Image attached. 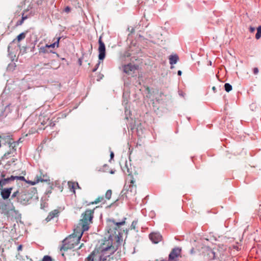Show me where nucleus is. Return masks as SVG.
Here are the masks:
<instances>
[{"mask_svg": "<svg viewBox=\"0 0 261 261\" xmlns=\"http://www.w3.org/2000/svg\"><path fill=\"white\" fill-rule=\"evenodd\" d=\"M94 211V209H87L82 214V219L80 223L82 225V233L77 238L75 243H71L72 241H71V240L74 238L72 235H70L64 239L62 241V246L60 248L61 250H63L64 251H67L68 249H71L74 247V245H76L80 243L83 232L88 230L89 228V223L91 222L93 219Z\"/></svg>", "mask_w": 261, "mask_h": 261, "instance_id": "nucleus-1", "label": "nucleus"}, {"mask_svg": "<svg viewBox=\"0 0 261 261\" xmlns=\"http://www.w3.org/2000/svg\"><path fill=\"white\" fill-rule=\"evenodd\" d=\"M126 218L124 217L121 221L117 222L113 218H110L107 220L108 225L107 226V230L108 233L110 234V237L116 236L117 238L118 245L117 246H108L104 247L101 250V253L105 255L106 252L109 251L108 254L110 256L114 254L118 249V246L119 245L120 240L122 237L121 232L118 230L120 226L125 224Z\"/></svg>", "mask_w": 261, "mask_h": 261, "instance_id": "nucleus-2", "label": "nucleus"}, {"mask_svg": "<svg viewBox=\"0 0 261 261\" xmlns=\"http://www.w3.org/2000/svg\"><path fill=\"white\" fill-rule=\"evenodd\" d=\"M127 171L129 174V175L130 176V184L127 185L125 184L124 186L123 190L121 192L122 196H125L126 198H127L128 196H131L135 195L137 193L136 185L134 184L135 180L133 177V176L131 174V172L129 171V170L127 167Z\"/></svg>", "mask_w": 261, "mask_h": 261, "instance_id": "nucleus-3", "label": "nucleus"}, {"mask_svg": "<svg viewBox=\"0 0 261 261\" xmlns=\"http://www.w3.org/2000/svg\"><path fill=\"white\" fill-rule=\"evenodd\" d=\"M98 63L96 64L95 67L92 69L93 72H95L100 63V61H102L106 57V46L104 42L102 40V37L100 36L98 39Z\"/></svg>", "mask_w": 261, "mask_h": 261, "instance_id": "nucleus-4", "label": "nucleus"}, {"mask_svg": "<svg viewBox=\"0 0 261 261\" xmlns=\"http://www.w3.org/2000/svg\"><path fill=\"white\" fill-rule=\"evenodd\" d=\"M31 199L32 196L29 192H22L17 197V201L23 205H27Z\"/></svg>", "mask_w": 261, "mask_h": 261, "instance_id": "nucleus-5", "label": "nucleus"}, {"mask_svg": "<svg viewBox=\"0 0 261 261\" xmlns=\"http://www.w3.org/2000/svg\"><path fill=\"white\" fill-rule=\"evenodd\" d=\"M1 209L3 212L6 214H9L10 212H15V207L12 202H8L7 203L2 204Z\"/></svg>", "mask_w": 261, "mask_h": 261, "instance_id": "nucleus-6", "label": "nucleus"}, {"mask_svg": "<svg viewBox=\"0 0 261 261\" xmlns=\"http://www.w3.org/2000/svg\"><path fill=\"white\" fill-rule=\"evenodd\" d=\"M181 248L179 247H175L171 250L169 254L168 258L169 261H172L175 258L177 257L181 252Z\"/></svg>", "mask_w": 261, "mask_h": 261, "instance_id": "nucleus-7", "label": "nucleus"}, {"mask_svg": "<svg viewBox=\"0 0 261 261\" xmlns=\"http://www.w3.org/2000/svg\"><path fill=\"white\" fill-rule=\"evenodd\" d=\"M13 187L2 189L1 191V195L3 199H8L11 194Z\"/></svg>", "mask_w": 261, "mask_h": 261, "instance_id": "nucleus-8", "label": "nucleus"}, {"mask_svg": "<svg viewBox=\"0 0 261 261\" xmlns=\"http://www.w3.org/2000/svg\"><path fill=\"white\" fill-rule=\"evenodd\" d=\"M150 240L154 244L158 243L162 239V236L159 232H152L149 234Z\"/></svg>", "mask_w": 261, "mask_h": 261, "instance_id": "nucleus-9", "label": "nucleus"}, {"mask_svg": "<svg viewBox=\"0 0 261 261\" xmlns=\"http://www.w3.org/2000/svg\"><path fill=\"white\" fill-rule=\"evenodd\" d=\"M59 211L58 210H55L49 213L48 215L45 219V220L47 222H49L50 220H51L54 218L58 217L59 216Z\"/></svg>", "mask_w": 261, "mask_h": 261, "instance_id": "nucleus-10", "label": "nucleus"}, {"mask_svg": "<svg viewBox=\"0 0 261 261\" xmlns=\"http://www.w3.org/2000/svg\"><path fill=\"white\" fill-rule=\"evenodd\" d=\"M36 178L38 181H49L50 179L46 174H42L41 171H40V175H37Z\"/></svg>", "mask_w": 261, "mask_h": 261, "instance_id": "nucleus-11", "label": "nucleus"}, {"mask_svg": "<svg viewBox=\"0 0 261 261\" xmlns=\"http://www.w3.org/2000/svg\"><path fill=\"white\" fill-rule=\"evenodd\" d=\"M14 180V175H11L10 177L6 176L4 179L0 180L2 187L7 184L10 183L11 181Z\"/></svg>", "mask_w": 261, "mask_h": 261, "instance_id": "nucleus-12", "label": "nucleus"}, {"mask_svg": "<svg viewBox=\"0 0 261 261\" xmlns=\"http://www.w3.org/2000/svg\"><path fill=\"white\" fill-rule=\"evenodd\" d=\"M123 68V72L127 74H129L130 71H132L136 69L135 66L130 64L124 65Z\"/></svg>", "mask_w": 261, "mask_h": 261, "instance_id": "nucleus-13", "label": "nucleus"}, {"mask_svg": "<svg viewBox=\"0 0 261 261\" xmlns=\"http://www.w3.org/2000/svg\"><path fill=\"white\" fill-rule=\"evenodd\" d=\"M49 48H48V47H46V44L44 46H41L40 48H39V53L41 54V53H43V54H46V53H53V54H56L55 52L54 51H53L51 50H49ZM56 55L57 56H58V54L56 53Z\"/></svg>", "mask_w": 261, "mask_h": 261, "instance_id": "nucleus-14", "label": "nucleus"}, {"mask_svg": "<svg viewBox=\"0 0 261 261\" xmlns=\"http://www.w3.org/2000/svg\"><path fill=\"white\" fill-rule=\"evenodd\" d=\"M178 60L179 58L177 55H171L169 56V63L171 65L175 64Z\"/></svg>", "mask_w": 261, "mask_h": 261, "instance_id": "nucleus-15", "label": "nucleus"}, {"mask_svg": "<svg viewBox=\"0 0 261 261\" xmlns=\"http://www.w3.org/2000/svg\"><path fill=\"white\" fill-rule=\"evenodd\" d=\"M15 40V39L13 40L8 46V56L11 59L12 61H14V58L15 57V55L14 54H13L11 51H10V47L11 44L14 42Z\"/></svg>", "mask_w": 261, "mask_h": 261, "instance_id": "nucleus-16", "label": "nucleus"}, {"mask_svg": "<svg viewBox=\"0 0 261 261\" xmlns=\"http://www.w3.org/2000/svg\"><path fill=\"white\" fill-rule=\"evenodd\" d=\"M261 37V25H259L257 28V32L255 34V38L259 39Z\"/></svg>", "mask_w": 261, "mask_h": 261, "instance_id": "nucleus-17", "label": "nucleus"}, {"mask_svg": "<svg viewBox=\"0 0 261 261\" xmlns=\"http://www.w3.org/2000/svg\"><path fill=\"white\" fill-rule=\"evenodd\" d=\"M108 257H110V255L107 254V253L106 252V254L103 255L102 254L99 256V261H106Z\"/></svg>", "mask_w": 261, "mask_h": 261, "instance_id": "nucleus-18", "label": "nucleus"}, {"mask_svg": "<svg viewBox=\"0 0 261 261\" xmlns=\"http://www.w3.org/2000/svg\"><path fill=\"white\" fill-rule=\"evenodd\" d=\"M25 35H26V33H24V32H22L21 33H20V34H19L17 36V40L18 42H20L21 40L24 39L25 37Z\"/></svg>", "mask_w": 261, "mask_h": 261, "instance_id": "nucleus-19", "label": "nucleus"}, {"mask_svg": "<svg viewBox=\"0 0 261 261\" xmlns=\"http://www.w3.org/2000/svg\"><path fill=\"white\" fill-rule=\"evenodd\" d=\"M224 89L227 92H230L232 89V86L229 83H225L224 84Z\"/></svg>", "mask_w": 261, "mask_h": 261, "instance_id": "nucleus-20", "label": "nucleus"}, {"mask_svg": "<svg viewBox=\"0 0 261 261\" xmlns=\"http://www.w3.org/2000/svg\"><path fill=\"white\" fill-rule=\"evenodd\" d=\"M16 67L15 63H10L7 67V70L9 71H13L15 69V67Z\"/></svg>", "mask_w": 261, "mask_h": 261, "instance_id": "nucleus-21", "label": "nucleus"}, {"mask_svg": "<svg viewBox=\"0 0 261 261\" xmlns=\"http://www.w3.org/2000/svg\"><path fill=\"white\" fill-rule=\"evenodd\" d=\"M137 223H138V221L137 220H134L132 222L131 226H130L131 229H134L135 230H136V232L138 231V230L136 229V225L137 224Z\"/></svg>", "mask_w": 261, "mask_h": 261, "instance_id": "nucleus-22", "label": "nucleus"}, {"mask_svg": "<svg viewBox=\"0 0 261 261\" xmlns=\"http://www.w3.org/2000/svg\"><path fill=\"white\" fill-rule=\"evenodd\" d=\"M7 172L6 171L2 170L1 172H0V180L4 179L6 176H7Z\"/></svg>", "mask_w": 261, "mask_h": 261, "instance_id": "nucleus-23", "label": "nucleus"}, {"mask_svg": "<svg viewBox=\"0 0 261 261\" xmlns=\"http://www.w3.org/2000/svg\"><path fill=\"white\" fill-rule=\"evenodd\" d=\"M112 196V190H108L106 192V193L105 194V197L107 199L109 200Z\"/></svg>", "mask_w": 261, "mask_h": 261, "instance_id": "nucleus-24", "label": "nucleus"}, {"mask_svg": "<svg viewBox=\"0 0 261 261\" xmlns=\"http://www.w3.org/2000/svg\"><path fill=\"white\" fill-rule=\"evenodd\" d=\"M125 118L128 120L129 118V116L130 115L131 112L130 111L126 108V107H125Z\"/></svg>", "mask_w": 261, "mask_h": 261, "instance_id": "nucleus-25", "label": "nucleus"}, {"mask_svg": "<svg viewBox=\"0 0 261 261\" xmlns=\"http://www.w3.org/2000/svg\"><path fill=\"white\" fill-rule=\"evenodd\" d=\"M94 252H92L86 258L85 261H94Z\"/></svg>", "mask_w": 261, "mask_h": 261, "instance_id": "nucleus-26", "label": "nucleus"}, {"mask_svg": "<svg viewBox=\"0 0 261 261\" xmlns=\"http://www.w3.org/2000/svg\"><path fill=\"white\" fill-rule=\"evenodd\" d=\"M103 197H98L94 201L92 202L91 204H97L100 202H101L103 200Z\"/></svg>", "mask_w": 261, "mask_h": 261, "instance_id": "nucleus-27", "label": "nucleus"}, {"mask_svg": "<svg viewBox=\"0 0 261 261\" xmlns=\"http://www.w3.org/2000/svg\"><path fill=\"white\" fill-rule=\"evenodd\" d=\"M55 46H57V47L59 46L58 42H55L54 43L50 44L49 45L46 44V47H48V48H54Z\"/></svg>", "mask_w": 261, "mask_h": 261, "instance_id": "nucleus-28", "label": "nucleus"}, {"mask_svg": "<svg viewBox=\"0 0 261 261\" xmlns=\"http://www.w3.org/2000/svg\"><path fill=\"white\" fill-rule=\"evenodd\" d=\"M14 180H19L21 181H27V180L25 179V177L23 176H14Z\"/></svg>", "mask_w": 261, "mask_h": 261, "instance_id": "nucleus-29", "label": "nucleus"}, {"mask_svg": "<svg viewBox=\"0 0 261 261\" xmlns=\"http://www.w3.org/2000/svg\"><path fill=\"white\" fill-rule=\"evenodd\" d=\"M42 261H53V259L50 256L46 255L43 256Z\"/></svg>", "mask_w": 261, "mask_h": 261, "instance_id": "nucleus-30", "label": "nucleus"}, {"mask_svg": "<svg viewBox=\"0 0 261 261\" xmlns=\"http://www.w3.org/2000/svg\"><path fill=\"white\" fill-rule=\"evenodd\" d=\"M68 185L70 187H71V188H70L71 191H72L74 193H75V191L74 183L71 182H68Z\"/></svg>", "mask_w": 261, "mask_h": 261, "instance_id": "nucleus-31", "label": "nucleus"}, {"mask_svg": "<svg viewBox=\"0 0 261 261\" xmlns=\"http://www.w3.org/2000/svg\"><path fill=\"white\" fill-rule=\"evenodd\" d=\"M19 194H20V193L19 192V191L17 190L16 192H14L13 193V194L11 195V199H13L15 197H16L17 198V197Z\"/></svg>", "mask_w": 261, "mask_h": 261, "instance_id": "nucleus-32", "label": "nucleus"}, {"mask_svg": "<svg viewBox=\"0 0 261 261\" xmlns=\"http://www.w3.org/2000/svg\"><path fill=\"white\" fill-rule=\"evenodd\" d=\"M11 154V152L8 151L5 153L4 155L2 156V160L7 159L9 158L10 154Z\"/></svg>", "mask_w": 261, "mask_h": 261, "instance_id": "nucleus-33", "label": "nucleus"}, {"mask_svg": "<svg viewBox=\"0 0 261 261\" xmlns=\"http://www.w3.org/2000/svg\"><path fill=\"white\" fill-rule=\"evenodd\" d=\"M27 182L28 183H30L31 184V185H35V184H36L37 183H38L39 182L38 181V180L37 179H36V181H30V180H29V181H27Z\"/></svg>", "mask_w": 261, "mask_h": 261, "instance_id": "nucleus-34", "label": "nucleus"}, {"mask_svg": "<svg viewBox=\"0 0 261 261\" xmlns=\"http://www.w3.org/2000/svg\"><path fill=\"white\" fill-rule=\"evenodd\" d=\"M123 100L122 101V105L123 106H125L127 103V100L125 99V94H123Z\"/></svg>", "mask_w": 261, "mask_h": 261, "instance_id": "nucleus-35", "label": "nucleus"}, {"mask_svg": "<svg viewBox=\"0 0 261 261\" xmlns=\"http://www.w3.org/2000/svg\"><path fill=\"white\" fill-rule=\"evenodd\" d=\"M23 23V20L20 19V20L17 21V22H16V26L21 25Z\"/></svg>", "mask_w": 261, "mask_h": 261, "instance_id": "nucleus-36", "label": "nucleus"}, {"mask_svg": "<svg viewBox=\"0 0 261 261\" xmlns=\"http://www.w3.org/2000/svg\"><path fill=\"white\" fill-rule=\"evenodd\" d=\"M55 125V123L54 122H50L49 124L46 126V127H48L49 126L50 127H54Z\"/></svg>", "mask_w": 261, "mask_h": 261, "instance_id": "nucleus-37", "label": "nucleus"}, {"mask_svg": "<svg viewBox=\"0 0 261 261\" xmlns=\"http://www.w3.org/2000/svg\"><path fill=\"white\" fill-rule=\"evenodd\" d=\"M253 73L255 74H256L258 73V69L257 67L254 68L253 69Z\"/></svg>", "mask_w": 261, "mask_h": 261, "instance_id": "nucleus-38", "label": "nucleus"}, {"mask_svg": "<svg viewBox=\"0 0 261 261\" xmlns=\"http://www.w3.org/2000/svg\"><path fill=\"white\" fill-rule=\"evenodd\" d=\"M255 28L254 27H250L249 28V31L251 32V33H253L255 31Z\"/></svg>", "mask_w": 261, "mask_h": 261, "instance_id": "nucleus-39", "label": "nucleus"}, {"mask_svg": "<svg viewBox=\"0 0 261 261\" xmlns=\"http://www.w3.org/2000/svg\"><path fill=\"white\" fill-rule=\"evenodd\" d=\"M65 12H69L70 11V8L69 6H67L65 8Z\"/></svg>", "mask_w": 261, "mask_h": 261, "instance_id": "nucleus-40", "label": "nucleus"}, {"mask_svg": "<svg viewBox=\"0 0 261 261\" xmlns=\"http://www.w3.org/2000/svg\"><path fill=\"white\" fill-rule=\"evenodd\" d=\"M83 62V59L82 58H79L78 60V63L80 65H82Z\"/></svg>", "mask_w": 261, "mask_h": 261, "instance_id": "nucleus-41", "label": "nucleus"}, {"mask_svg": "<svg viewBox=\"0 0 261 261\" xmlns=\"http://www.w3.org/2000/svg\"><path fill=\"white\" fill-rule=\"evenodd\" d=\"M27 18H28V16L27 15L24 16V15L23 14L21 19L23 21H24L25 19H27Z\"/></svg>", "mask_w": 261, "mask_h": 261, "instance_id": "nucleus-42", "label": "nucleus"}, {"mask_svg": "<svg viewBox=\"0 0 261 261\" xmlns=\"http://www.w3.org/2000/svg\"><path fill=\"white\" fill-rule=\"evenodd\" d=\"M114 153L113 151H111V153H110V160H112L114 158Z\"/></svg>", "mask_w": 261, "mask_h": 261, "instance_id": "nucleus-43", "label": "nucleus"}, {"mask_svg": "<svg viewBox=\"0 0 261 261\" xmlns=\"http://www.w3.org/2000/svg\"><path fill=\"white\" fill-rule=\"evenodd\" d=\"M22 248V246L21 245H19L17 247V250H18V251L21 250Z\"/></svg>", "mask_w": 261, "mask_h": 261, "instance_id": "nucleus-44", "label": "nucleus"}, {"mask_svg": "<svg viewBox=\"0 0 261 261\" xmlns=\"http://www.w3.org/2000/svg\"><path fill=\"white\" fill-rule=\"evenodd\" d=\"M182 74V71L181 70H178L177 71V74L178 75L180 76Z\"/></svg>", "mask_w": 261, "mask_h": 261, "instance_id": "nucleus-45", "label": "nucleus"}, {"mask_svg": "<svg viewBox=\"0 0 261 261\" xmlns=\"http://www.w3.org/2000/svg\"><path fill=\"white\" fill-rule=\"evenodd\" d=\"M212 90L214 93L216 92V88L215 86L212 87Z\"/></svg>", "mask_w": 261, "mask_h": 261, "instance_id": "nucleus-46", "label": "nucleus"}, {"mask_svg": "<svg viewBox=\"0 0 261 261\" xmlns=\"http://www.w3.org/2000/svg\"><path fill=\"white\" fill-rule=\"evenodd\" d=\"M61 39V37H58L57 40L56 41V42H58V44L59 45V41H60Z\"/></svg>", "mask_w": 261, "mask_h": 261, "instance_id": "nucleus-47", "label": "nucleus"}, {"mask_svg": "<svg viewBox=\"0 0 261 261\" xmlns=\"http://www.w3.org/2000/svg\"><path fill=\"white\" fill-rule=\"evenodd\" d=\"M194 248H192L191 249V250H190V253H191V254H193V253H194Z\"/></svg>", "mask_w": 261, "mask_h": 261, "instance_id": "nucleus-48", "label": "nucleus"}, {"mask_svg": "<svg viewBox=\"0 0 261 261\" xmlns=\"http://www.w3.org/2000/svg\"><path fill=\"white\" fill-rule=\"evenodd\" d=\"M212 253L213 254V259H215L216 258L215 253L214 251H213Z\"/></svg>", "mask_w": 261, "mask_h": 261, "instance_id": "nucleus-49", "label": "nucleus"}, {"mask_svg": "<svg viewBox=\"0 0 261 261\" xmlns=\"http://www.w3.org/2000/svg\"><path fill=\"white\" fill-rule=\"evenodd\" d=\"M179 95L181 96H184V93L182 92H179Z\"/></svg>", "mask_w": 261, "mask_h": 261, "instance_id": "nucleus-50", "label": "nucleus"}, {"mask_svg": "<svg viewBox=\"0 0 261 261\" xmlns=\"http://www.w3.org/2000/svg\"><path fill=\"white\" fill-rule=\"evenodd\" d=\"M134 30H134V28H132V30H131V31H130L131 33H134Z\"/></svg>", "mask_w": 261, "mask_h": 261, "instance_id": "nucleus-51", "label": "nucleus"}, {"mask_svg": "<svg viewBox=\"0 0 261 261\" xmlns=\"http://www.w3.org/2000/svg\"><path fill=\"white\" fill-rule=\"evenodd\" d=\"M110 173H111V174H114V171L111 170V171H110Z\"/></svg>", "mask_w": 261, "mask_h": 261, "instance_id": "nucleus-52", "label": "nucleus"}, {"mask_svg": "<svg viewBox=\"0 0 261 261\" xmlns=\"http://www.w3.org/2000/svg\"><path fill=\"white\" fill-rule=\"evenodd\" d=\"M83 245V244H82L79 247L78 249H80Z\"/></svg>", "mask_w": 261, "mask_h": 261, "instance_id": "nucleus-53", "label": "nucleus"}, {"mask_svg": "<svg viewBox=\"0 0 261 261\" xmlns=\"http://www.w3.org/2000/svg\"><path fill=\"white\" fill-rule=\"evenodd\" d=\"M104 167H108V165L107 164H105L104 166H103Z\"/></svg>", "mask_w": 261, "mask_h": 261, "instance_id": "nucleus-54", "label": "nucleus"}, {"mask_svg": "<svg viewBox=\"0 0 261 261\" xmlns=\"http://www.w3.org/2000/svg\"><path fill=\"white\" fill-rule=\"evenodd\" d=\"M51 193V191H48L47 192V194H48V193Z\"/></svg>", "mask_w": 261, "mask_h": 261, "instance_id": "nucleus-55", "label": "nucleus"}, {"mask_svg": "<svg viewBox=\"0 0 261 261\" xmlns=\"http://www.w3.org/2000/svg\"><path fill=\"white\" fill-rule=\"evenodd\" d=\"M76 185H77V188H80V187H79V185L78 183H76Z\"/></svg>", "mask_w": 261, "mask_h": 261, "instance_id": "nucleus-56", "label": "nucleus"}, {"mask_svg": "<svg viewBox=\"0 0 261 261\" xmlns=\"http://www.w3.org/2000/svg\"><path fill=\"white\" fill-rule=\"evenodd\" d=\"M210 65H212V62H211V61H210Z\"/></svg>", "mask_w": 261, "mask_h": 261, "instance_id": "nucleus-57", "label": "nucleus"}, {"mask_svg": "<svg viewBox=\"0 0 261 261\" xmlns=\"http://www.w3.org/2000/svg\"><path fill=\"white\" fill-rule=\"evenodd\" d=\"M110 259H113V257H112L110 258Z\"/></svg>", "mask_w": 261, "mask_h": 261, "instance_id": "nucleus-58", "label": "nucleus"}, {"mask_svg": "<svg viewBox=\"0 0 261 261\" xmlns=\"http://www.w3.org/2000/svg\"><path fill=\"white\" fill-rule=\"evenodd\" d=\"M161 261H167V260H165L163 259V260H161Z\"/></svg>", "mask_w": 261, "mask_h": 261, "instance_id": "nucleus-59", "label": "nucleus"}, {"mask_svg": "<svg viewBox=\"0 0 261 261\" xmlns=\"http://www.w3.org/2000/svg\"><path fill=\"white\" fill-rule=\"evenodd\" d=\"M62 60H65V58H62Z\"/></svg>", "mask_w": 261, "mask_h": 261, "instance_id": "nucleus-60", "label": "nucleus"}, {"mask_svg": "<svg viewBox=\"0 0 261 261\" xmlns=\"http://www.w3.org/2000/svg\"><path fill=\"white\" fill-rule=\"evenodd\" d=\"M2 170H0V172H1Z\"/></svg>", "mask_w": 261, "mask_h": 261, "instance_id": "nucleus-61", "label": "nucleus"}]
</instances>
